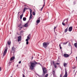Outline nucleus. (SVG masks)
<instances>
[{
	"label": "nucleus",
	"instance_id": "1",
	"mask_svg": "<svg viewBox=\"0 0 77 77\" xmlns=\"http://www.w3.org/2000/svg\"><path fill=\"white\" fill-rule=\"evenodd\" d=\"M30 67L31 69L33 70L34 69V67L36 66V64L39 65L40 66H42V65L39 62H37L35 60H34L32 62L30 63Z\"/></svg>",
	"mask_w": 77,
	"mask_h": 77
},
{
	"label": "nucleus",
	"instance_id": "2",
	"mask_svg": "<svg viewBox=\"0 0 77 77\" xmlns=\"http://www.w3.org/2000/svg\"><path fill=\"white\" fill-rule=\"evenodd\" d=\"M48 45H49V43L48 42H44L43 43V45L45 48H47V47L48 46Z\"/></svg>",
	"mask_w": 77,
	"mask_h": 77
},
{
	"label": "nucleus",
	"instance_id": "3",
	"mask_svg": "<svg viewBox=\"0 0 77 77\" xmlns=\"http://www.w3.org/2000/svg\"><path fill=\"white\" fill-rule=\"evenodd\" d=\"M8 48L7 47H6L5 48V50H4V53L3 54V56H5V55H6V53H7V51H8Z\"/></svg>",
	"mask_w": 77,
	"mask_h": 77
},
{
	"label": "nucleus",
	"instance_id": "4",
	"mask_svg": "<svg viewBox=\"0 0 77 77\" xmlns=\"http://www.w3.org/2000/svg\"><path fill=\"white\" fill-rule=\"evenodd\" d=\"M68 19L67 18V19H65V20L63 21V22L62 23V24L63 26H65V24L64 23L65 22V21H66V22L65 23L66 24H68Z\"/></svg>",
	"mask_w": 77,
	"mask_h": 77
},
{
	"label": "nucleus",
	"instance_id": "5",
	"mask_svg": "<svg viewBox=\"0 0 77 77\" xmlns=\"http://www.w3.org/2000/svg\"><path fill=\"white\" fill-rule=\"evenodd\" d=\"M29 9L30 12V16L29 21H30V19H32V10L30 8H29Z\"/></svg>",
	"mask_w": 77,
	"mask_h": 77
},
{
	"label": "nucleus",
	"instance_id": "6",
	"mask_svg": "<svg viewBox=\"0 0 77 77\" xmlns=\"http://www.w3.org/2000/svg\"><path fill=\"white\" fill-rule=\"evenodd\" d=\"M43 74H45L47 73V70H46V68H43Z\"/></svg>",
	"mask_w": 77,
	"mask_h": 77
},
{
	"label": "nucleus",
	"instance_id": "7",
	"mask_svg": "<svg viewBox=\"0 0 77 77\" xmlns=\"http://www.w3.org/2000/svg\"><path fill=\"white\" fill-rule=\"evenodd\" d=\"M30 34L28 35V36L27 37V38L26 40V42H28V41H29V39H30L29 37H30Z\"/></svg>",
	"mask_w": 77,
	"mask_h": 77
},
{
	"label": "nucleus",
	"instance_id": "8",
	"mask_svg": "<svg viewBox=\"0 0 77 77\" xmlns=\"http://www.w3.org/2000/svg\"><path fill=\"white\" fill-rule=\"evenodd\" d=\"M18 39L17 40L18 42H20V41H21V36H19L18 37Z\"/></svg>",
	"mask_w": 77,
	"mask_h": 77
},
{
	"label": "nucleus",
	"instance_id": "9",
	"mask_svg": "<svg viewBox=\"0 0 77 77\" xmlns=\"http://www.w3.org/2000/svg\"><path fill=\"white\" fill-rule=\"evenodd\" d=\"M72 30V27L70 26L69 28L68 31L69 32H71Z\"/></svg>",
	"mask_w": 77,
	"mask_h": 77
},
{
	"label": "nucleus",
	"instance_id": "10",
	"mask_svg": "<svg viewBox=\"0 0 77 77\" xmlns=\"http://www.w3.org/2000/svg\"><path fill=\"white\" fill-rule=\"evenodd\" d=\"M63 56L64 57H69V55L66 54H64Z\"/></svg>",
	"mask_w": 77,
	"mask_h": 77
},
{
	"label": "nucleus",
	"instance_id": "11",
	"mask_svg": "<svg viewBox=\"0 0 77 77\" xmlns=\"http://www.w3.org/2000/svg\"><path fill=\"white\" fill-rule=\"evenodd\" d=\"M53 65L55 67V68H57V66H56V64H55V63H54V62L53 61Z\"/></svg>",
	"mask_w": 77,
	"mask_h": 77
},
{
	"label": "nucleus",
	"instance_id": "12",
	"mask_svg": "<svg viewBox=\"0 0 77 77\" xmlns=\"http://www.w3.org/2000/svg\"><path fill=\"white\" fill-rule=\"evenodd\" d=\"M45 6V2H44V5H43V7L41 9L40 11H42V9H43V8H44V7Z\"/></svg>",
	"mask_w": 77,
	"mask_h": 77
},
{
	"label": "nucleus",
	"instance_id": "13",
	"mask_svg": "<svg viewBox=\"0 0 77 77\" xmlns=\"http://www.w3.org/2000/svg\"><path fill=\"white\" fill-rule=\"evenodd\" d=\"M11 51H15V48L13 46L12 47Z\"/></svg>",
	"mask_w": 77,
	"mask_h": 77
},
{
	"label": "nucleus",
	"instance_id": "14",
	"mask_svg": "<svg viewBox=\"0 0 77 77\" xmlns=\"http://www.w3.org/2000/svg\"><path fill=\"white\" fill-rule=\"evenodd\" d=\"M63 66L64 67H66L67 66V63H64Z\"/></svg>",
	"mask_w": 77,
	"mask_h": 77
},
{
	"label": "nucleus",
	"instance_id": "15",
	"mask_svg": "<svg viewBox=\"0 0 77 77\" xmlns=\"http://www.w3.org/2000/svg\"><path fill=\"white\" fill-rule=\"evenodd\" d=\"M15 59V57H13L11 58L10 60L11 61H12L13 60H14Z\"/></svg>",
	"mask_w": 77,
	"mask_h": 77
},
{
	"label": "nucleus",
	"instance_id": "16",
	"mask_svg": "<svg viewBox=\"0 0 77 77\" xmlns=\"http://www.w3.org/2000/svg\"><path fill=\"white\" fill-rule=\"evenodd\" d=\"M68 27H67V28H66V29H65V32H64L65 33H66V32H67V31H68Z\"/></svg>",
	"mask_w": 77,
	"mask_h": 77
},
{
	"label": "nucleus",
	"instance_id": "17",
	"mask_svg": "<svg viewBox=\"0 0 77 77\" xmlns=\"http://www.w3.org/2000/svg\"><path fill=\"white\" fill-rule=\"evenodd\" d=\"M23 27H27L28 26V25H27V23H26L23 26Z\"/></svg>",
	"mask_w": 77,
	"mask_h": 77
},
{
	"label": "nucleus",
	"instance_id": "18",
	"mask_svg": "<svg viewBox=\"0 0 77 77\" xmlns=\"http://www.w3.org/2000/svg\"><path fill=\"white\" fill-rule=\"evenodd\" d=\"M11 43V41H8V45H10Z\"/></svg>",
	"mask_w": 77,
	"mask_h": 77
},
{
	"label": "nucleus",
	"instance_id": "19",
	"mask_svg": "<svg viewBox=\"0 0 77 77\" xmlns=\"http://www.w3.org/2000/svg\"><path fill=\"white\" fill-rule=\"evenodd\" d=\"M23 13L20 16V19H22V18L23 17Z\"/></svg>",
	"mask_w": 77,
	"mask_h": 77
},
{
	"label": "nucleus",
	"instance_id": "20",
	"mask_svg": "<svg viewBox=\"0 0 77 77\" xmlns=\"http://www.w3.org/2000/svg\"><path fill=\"white\" fill-rule=\"evenodd\" d=\"M23 21H25L26 20V17H24L23 18Z\"/></svg>",
	"mask_w": 77,
	"mask_h": 77
},
{
	"label": "nucleus",
	"instance_id": "21",
	"mask_svg": "<svg viewBox=\"0 0 77 77\" xmlns=\"http://www.w3.org/2000/svg\"><path fill=\"white\" fill-rule=\"evenodd\" d=\"M74 45L76 48H77V43H75L74 44Z\"/></svg>",
	"mask_w": 77,
	"mask_h": 77
},
{
	"label": "nucleus",
	"instance_id": "22",
	"mask_svg": "<svg viewBox=\"0 0 77 77\" xmlns=\"http://www.w3.org/2000/svg\"><path fill=\"white\" fill-rule=\"evenodd\" d=\"M11 63H12V61L10 60L9 62V64H8V65H9V66H10V65L11 64Z\"/></svg>",
	"mask_w": 77,
	"mask_h": 77
},
{
	"label": "nucleus",
	"instance_id": "23",
	"mask_svg": "<svg viewBox=\"0 0 77 77\" xmlns=\"http://www.w3.org/2000/svg\"><path fill=\"white\" fill-rule=\"evenodd\" d=\"M68 42H67L66 43H63V45H66V44H67Z\"/></svg>",
	"mask_w": 77,
	"mask_h": 77
},
{
	"label": "nucleus",
	"instance_id": "24",
	"mask_svg": "<svg viewBox=\"0 0 77 77\" xmlns=\"http://www.w3.org/2000/svg\"><path fill=\"white\" fill-rule=\"evenodd\" d=\"M40 20H37L36 21L37 23H39Z\"/></svg>",
	"mask_w": 77,
	"mask_h": 77
},
{
	"label": "nucleus",
	"instance_id": "25",
	"mask_svg": "<svg viewBox=\"0 0 77 77\" xmlns=\"http://www.w3.org/2000/svg\"><path fill=\"white\" fill-rule=\"evenodd\" d=\"M68 46H69V47H71V48H72V46L71 45V44H70V43H69Z\"/></svg>",
	"mask_w": 77,
	"mask_h": 77
},
{
	"label": "nucleus",
	"instance_id": "26",
	"mask_svg": "<svg viewBox=\"0 0 77 77\" xmlns=\"http://www.w3.org/2000/svg\"><path fill=\"white\" fill-rule=\"evenodd\" d=\"M52 73L53 75H54V74H55V72L54 70L53 71Z\"/></svg>",
	"mask_w": 77,
	"mask_h": 77
},
{
	"label": "nucleus",
	"instance_id": "27",
	"mask_svg": "<svg viewBox=\"0 0 77 77\" xmlns=\"http://www.w3.org/2000/svg\"><path fill=\"white\" fill-rule=\"evenodd\" d=\"M57 27L56 26H54V31H55V30H56V29Z\"/></svg>",
	"mask_w": 77,
	"mask_h": 77
},
{
	"label": "nucleus",
	"instance_id": "28",
	"mask_svg": "<svg viewBox=\"0 0 77 77\" xmlns=\"http://www.w3.org/2000/svg\"><path fill=\"white\" fill-rule=\"evenodd\" d=\"M32 14L33 15H35V12H34V11H33L32 12Z\"/></svg>",
	"mask_w": 77,
	"mask_h": 77
},
{
	"label": "nucleus",
	"instance_id": "29",
	"mask_svg": "<svg viewBox=\"0 0 77 77\" xmlns=\"http://www.w3.org/2000/svg\"><path fill=\"white\" fill-rule=\"evenodd\" d=\"M19 28H20V30H21V29H22V28H23V27H22V26L20 27Z\"/></svg>",
	"mask_w": 77,
	"mask_h": 77
},
{
	"label": "nucleus",
	"instance_id": "30",
	"mask_svg": "<svg viewBox=\"0 0 77 77\" xmlns=\"http://www.w3.org/2000/svg\"><path fill=\"white\" fill-rule=\"evenodd\" d=\"M48 74H46L45 77H48Z\"/></svg>",
	"mask_w": 77,
	"mask_h": 77
},
{
	"label": "nucleus",
	"instance_id": "31",
	"mask_svg": "<svg viewBox=\"0 0 77 77\" xmlns=\"http://www.w3.org/2000/svg\"><path fill=\"white\" fill-rule=\"evenodd\" d=\"M26 45H28L29 44V42H26Z\"/></svg>",
	"mask_w": 77,
	"mask_h": 77
},
{
	"label": "nucleus",
	"instance_id": "32",
	"mask_svg": "<svg viewBox=\"0 0 77 77\" xmlns=\"http://www.w3.org/2000/svg\"><path fill=\"white\" fill-rule=\"evenodd\" d=\"M20 26H21V24H20L18 26V27H20Z\"/></svg>",
	"mask_w": 77,
	"mask_h": 77
},
{
	"label": "nucleus",
	"instance_id": "33",
	"mask_svg": "<svg viewBox=\"0 0 77 77\" xmlns=\"http://www.w3.org/2000/svg\"><path fill=\"white\" fill-rule=\"evenodd\" d=\"M60 77H62V74H61L60 75Z\"/></svg>",
	"mask_w": 77,
	"mask_h": 77
},
{
	"label": "nucleus",
	"instance_id": "34",
	"mask_svg": "<svg viewBox=\"0 0 77 77\" xmlns=\"http://www.w3.org/2000/svg\"><path fill=\"white\" fill-rule=\"evenodd\" d=\"M23 33V31H20V33Z\"/></svg>",
	"mask_w": 77,
	"mask_h": 77
},
{
	"label": "nucleus",
	"instance_id": "35",
	"mask_svg": "<svg viewBox=\"0 0 77 77\" xmlns=\"http://www.w3.org/2000/svg\"><path fill=\"white\" fill-rule=\"evenodd\" d=\"M26 11V8H24L23 9V12H24Z\"/></svg>",
	"mask_w": 77,
	"mask_h": 77
},
{
	"label": "nucleus",
	"instance_id": "36",
	"mask_svg": "<svg viewBox=\"0 0 77 77\" xmlns=\"http://www.w3.org/2000/svg\"><path fill=\"white\" fill-rule=\"evenodd\" d=\"M36 74L37 75H38V77H40V76L39 75H38V74L36 73Z\"/></svg>",
	"mask_w": 77,
	"mask_h": 77
},
{
	"label": "nucleus",
	"instance_id": "37",
	"mask_svg": "<svg viewBox=\"0 0 77 77\" xmlns=\"http://www.w3.org/2000/svg\"><path fill=\"white\" fill-rule=\"evenodd\" d=\"M21 63V61H19V63Z\"/></svg>",
	"mask_w": 77,
	"mask_h": 77
},
{
	"label": "nucleus",
	"instance_id": "38",
	"mask_svg": "<svg viewBox=\"0 0 77 77\" xmlns=\"http://www.w3.org/2000/svg\"><path fill=\"white\" fill-rule=\"evenodd\" d=\"M2 70V67H0V71Z\"/></svg>",
	"mask_w": 77,
	"mask_h": 77
},
{
	"label": "nucleus",
	"instance_id": "39",
	"mask_svg": "<svg viewBox=\"0 0 77 77\" xmlns=\"http://www.w3.org/2000/svg\"><path fill=\"white\" fill-rule=\"evenodd\" d=\"M23 77H25V75H24V74H23Z\"/></svg>",
	"mask_w": 77,
	"mask_h": 77
},
{
	"label": "nucleus",
	"instance_id": "40",
	"mask_svg": "<svg viewBox=\"0 0 77 77\" xmlns=\"http://www.w3.org/2000/svg\"><path fill=\"white\" fill-rule=\"evenodd\" d=\"M57 65H59L60 63H56Z\"/></svg>",
	"mask_w": 77,
	"mask_h": 77
},
{
	"label": "nucleus",
	"instance_id": "41",
	"mask_svg": "<svg viewBox=\"0 0 77 77\" xmlns=\"http://www.w3.org/2000/svg\"><path fill=\"white\" fill-rule=\"evenodd\" d=\"M61 44H59V46H60V47H61Z\"/></svg>",
	"mask_w": 77,
	"mask_h": 77
},
{
	"label": "nucleus",
	"instance_id": "42",
	"mask_svg": "<svg viewBox=\"0 0 77 77\" xmlns=\"http://www.w3.org/2000/svg\"><path fill=\"white\" fill-rule=\"evenodd\" d=\"M33 59V57H32V59Z\"/></svg>",
	"mask_w": 77,
	"mask_h": 77
},
{
	"label": "nucleus",
	"instance_id": "43",
	"mask_svg": "<svg viewBox=\"0 0 77 77\" xmlns=\"http://www.w3.org/2000/svg\"><path fill=\"white\" fill-rule=\"evenodd\" d=\"M60 49H62V47H60Z\"/></svg>",
	"mask_w": 77,
	"mask_h": 77
},
{
	"label": "nucleus",
	"instance_id": "44",
	"mask_svg": "<svg viewBox=\"0 0 77 77\" xmlns=\"http://www.w3.org/2000/svg\"><path fill=\"white\" fill-rule=\"evenodd\" d=\"M20 12H19L18 13V14H20Z\"/></svg>",
	"mask_w": 77,
	"mask_h": 77
},
{
	"label": "nucleus",
	"instance_id": "45",
	"mask_svg": "<svg viewBox=\"0 0 77 77\" xmlns=\"http://www.w3.org/2000/svg\"><path fill=\"white\" fill-rule=\"evenodd\" d=\"M17 67H18V65H17Z\"/></svg>",
	"mask_w": 77,
	"mask_h": 77
},
{
	"label": "nucleus",
	"instance_id": "46",
	"mask_svg": "<svg viewBox=\"0 0 77 77\" xmlns=\"http://www.w3.org/2000/svg\"><path fill=\"white\" fill-rule=\"evenodd\" d=\"M60 59V58H59V57H58V59Z\"/></svg>",
	"mask_w": 77,
	"mask_h": 77
},
{
	"label": "nucleus",
	"instance_id": "47",
	"mask_svg": "<svg viewBox=\"0 0 77 77\" xmlns=\"http://www.w3.org/2000/svg\"><path fill=\"white\" fill-rule=\"evenodd\" d=\"M11 77H12V76H11Z\"/></svg>",
	"mask_w": 77,
	"mask_h": 77
},
{
	"label": "nucleus",
	"instance_id": "48",
	"mask_svg": "<svg viewBox=\"0 0 77 77\" xmlns=\"http://www.w3.org/2000/svg\"><path fill=\"white\" fill-rule=\"evenodd\" d=\"M57 26H56V27H57Z\"/></svg>",
	"mask_w": 77,
	"mask_h": 77
},
{
	"label": "nucleus",
	"instance_id": "49",
	"mask_svg": "<svg viewBox=\"0 0 77 77\" xmlns=\"http://www.w3.org/2000/svg\"><path fill=\"white\" fill-rule=\"evenodd\" d=\"M73 69H74V68Z\"/></svg>",
	"mask_w": 77,
	"mask_h": 77
}]
</instances>
